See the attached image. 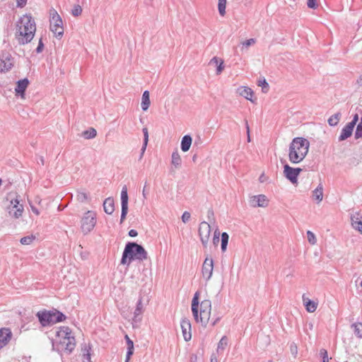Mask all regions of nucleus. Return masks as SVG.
Masks as SVG:
<instances>
[{
    "label": "nucleus",
    "mask_w": 362,
    "mask_h": 362,
    "mask_svg": "<svg viewBox=\"0 0 362 362\" xmlns=\"http://www.w3.org/2000/svg\"><path fill=\"white\" fill-rule=\"evenodd\" d=\"M53 349L57 351L70 354L76 347V339L71 329L66 326L60 327L56 332V338L52 341Z\"/></svg>",
    "instance_id": "obj_1"
},
{
    "label": "nucleus",
    "mask_w": 362,
    "mask_h": 362,
    "mask_svg": "<svg viewBox=\"0 0 362 362\" xmlns=\"http://www.w3.org/2000/svg\"><path fill=\"white\" fill-rule=\"evenodd\" d=\"M36 25L34 18L30 15H25L17 22L16 38L19 45H25L34 37Z\"/></svg>",
    "instance_id": "obj_2"
},
{
    "label": "nucleus",
    "mask_w": 362,
    "mask_h": 362,
    "mask_svg": "<svg viewBox=\"0 0 362 362\" xmlns=\"http://www.w3.org/2000/svg\"><path fill=\"white\" fill-rule=\"evenodd\" d=\"M199 292L197 291L192 300V312L194 320L197 322H201L204 327L210 322L211 311V302L206 299L202 300L200 304L199 302Z\"/></svg>",
    "instance_id": "obj_3"
},
{
    "label": "nucleus",
    "mask_w": 362,
    "mask_h": 362,
    "mask_svg": "<svg viewBox=\"0 0 362 362\" xmlns=\"http://www.w3.org/2000/svg\"><path fill=\"white\" fill-rule=\"evenodd\" d=\"M148 258V253L144 247L135 242H128L122 252L120 264L129 266L134 260L143 262Z\"/></svg>",
    "instance_id": "obj_4"
},
{
    "label": "nucleus",
    "mask_w": 362,
    "mask_h": 362,
    "mask_svg": "<svg viewBox=\"0 0 362 362\" xmlns=\"http://www.w3.org/2000/svg\"><path fill=\"white\" fill-rule=\"evenodd\" d=\"M309 141L303 137H296L289 145L288 158L291 163L301 162L308 153Z\"/></svg>",
    "instance_id": "obj_5"
},
{
    "label": "nucleus",
    "mask_w": 362,
    "mask_h": 362,
    "mask_svg": "<svg viewBox=\"0 0 362 362\" xmlns=\"http://www.w3.org/2000/svg\"><path fill=\"white\" fill-rule=\"evenodd\" d=\"M49 28L54 35L57 38H62L64 35L63 21L57 11L52 8L49 10Z\"/></svg>",
    "instance_id": "obj_6"
},
{
    "label": "nucleus",
    "mask_w": 362,
    "mask_h": 362,
    "mask_svg": "<svg viewBox=\"0 0 362 362\" xmlns=\"http://www.w3.org/2000/svg\"><path fill=\"white\" fill-rule=\"evenodd\" d=\"M81 228L82 232L86 235L90 233L95 226L96 214L93 211H86L81 219Z\"/></svg>",
    "instance_id": "obj_7"
},
{
    "label": "nucleus",
    "mask_w": 362,
    "mask_h": 362,
    "mask_svg": "<svg viewBox=\"0 0 362 362\" xmlns=\"http://www.w3.org/2000/svg\"><path fill=\"white\" fill-rule=\"evenodd\" d=\"M13 66V58L11 53L3 50L0 54V72H8Z\"/></svg>",
    "instance_id": "obj_8"
},
{
    "label": "nucleus",
    "mask_w": 362,
    "mask_h": 362,
    "mask_svg": "<svg viewBox=\"0 0 362 362\" xmlns=\"http://www.w3.org/2000/svg\"><path fill=\"white\" fill-rule=\"evenodd\" d=\"M199 236L204 247H207L211 234V226L206 221L200 223L198 229Z\"/></svg>",
    "instance_id": "obj_9"
},
{
    "label": "nucleus",
    "mask_w": 362,
    "mask_h": 362,
    "mask_svg": "<svg viewBox=\"0 0 362 362\" xmlns=\"http://www.w3.org/2000/svg\"><path fill=\"white\" fill-rule=\"evenodd\" d=\"M302 169L300 168H292L288 164L284 166V175L291 183L296 184L298 182V177Z\"/></svg>",
    "instance_id": "obj_10"
},
{
    "label": "nucleus",
    "mask_w": 362,
    "mask_h": 362,
    "mask_svg": "<svg viewBox=\"0 0 362 362\" xmlns=\"http://www.w3.org/2000/svg\"><path fill=\"white\" fill-rule=\"evenodd\" d=\"M128 190L126 185L123 186L121 191V217L120 223H122L125 220L127 214L128 213Z\"/></svg>",
    "instance_id": "obj_11"
},
{
    "label": "nucleus",
    "mask_w": 362,
    "mask_h": 362,
    "mask_svg": "<svg viewBox=\"0 0 362 362\" xmlns=\"http://www.w3.org/2000/svg\"><path fill=\"white\" fill-rule=\"evenodd\" d=\"M214 271V260L211 257H206L203 262L202 273L206 281L211 279Z\"/></svg>",
    "instance_id": "obj_12"
},
{
    "label": "nucleus",
    "mask_w": 362,
    "mask_h": 362,
    "mask_svg": "<svg viewBox=\"0 0 362 362\" xmlns=\"http://www.w3.org/2000/svg\"><path fill=\"white\" fill-rule=\"evenodd\" d=\"M37 317H38L39 322L43 327L54 324V315L53 310L38 312L37 313Z\"/></svg>",
    "instance_id": "obj_13"
},
{
    "label": "nucleus",
    "mask_w": 362,
    "mask_h": 362,
    "mask_svg": "<svg viewBox=\"0 0 362 362\" xmlns=\"http://www.w3.org/2000/svg\"><path fill=\"white\" fill-rule=\"evenodd\" d=\"M23 212V206L21 204L18 199L11 200V206L8 207V214L11 216L18 218Z\"/></svg>",
    "instance_id": "obj_14"
},
{
    "label": "nucleus",
    "mask_w": 362,
    "mask_h": 362,
    "mask_svg": "<svg viewBox=\"0 0 362 362\" xmlns=\"http://www.w3.org/2000/svg\"><path fill=\"white\" fill-rule=\"evenodd\" d=\"M144 312V306L142 304V298H139L136 303V308L134 312V317L132 318L133 327H137L141 322L142 313Z\"/></svg>",
    "instance_id": "obj_15"
},
{
    "label": "nucleus",
    "mask_w": 362,
    "mask_h": 362,
    "mask_svg": "<svg viewBox=\"0 0 362 362\" xmlns=\"http://www.w3.org/2000/svg\"><path fill=\"white\" fill-rule=\"evenodd\" d=\"M29 83L30 81L27 78L18 81L15 88L16 95L20 96L21 98H25V93Z\"/></svg>",
    "instance_id": "obj_16"
},
{
    "label": "nucleus",
    "mask_w": 362,
    "mask_h": 362,
    "mask_svg": "<svg viewBox=\"0 0 362 362\" xmlns=\"http://www.w3.org/2000/svg\"><path fill=\"white\" fill-rule=\"evenodd\" d=\"M268 199L264 194L254 195L250 198V203L252 207H266Z\"/></svg>",
    "instance_id": "obj_17"
},
{
    "label": "nucleus",
    "mask_w": 362,
    "mask_h": 362,
    "mask_svg": "<svg viewBox=\"0 0 362 362\" xmlns=\"http://www.w3.org/2000/svg\"><path fill=\"white\" fill-rule=\"evenodd\" d=\"M180 327L182 329V336L185 341H189L192 338L191 322L187 318L182 319L180 322Z\"/></svg>",
    "instance_id": "obj_18"
},
{
    "label": "nucleus",
    "mask_w": 362,
    "mask_h": 362,
    "mask_svg": "<svg viewBox=\"0 0 362 362\" xmlns=\"http://www.w3.org/2000/svg\"><path fill=\"white\" fill-rule=\"evenodd\" d=\"M12 338L11 329L3 327L0 329V349L6 346Z\"/></svg>",
    "instance_id": "obj_19"
},
{
    "label": "nucleus",
    "mask_w": 362,
    "mask_h": 362,
    "mask_svg": "<svg viewBox=\"0 0 362 362\" xmlns=\"http://www.w3.org/2000/svg\"><path fill=\"white\" fill-rule=\"evenodd\" d=\"M352 124H346L341 129L339 136V141H342L349 138L353 133L354 127Z\"/></svg>",
    "instance_id": "obj_20"
},
{
    "label": "nucleus",
    "mask_w": 362,
    "mask_h": 362,
    "mask_svg": "<svg viewBox=\"0 0 362 362\" xmlns=\"http://www.w3.org/2000/svg\"><path fill=\"white\" fill-rule=\"evenodd\" d=\"M238 93L240 95L244 97L245 99L253 102L252 99L253 91L250 88L246 86H240L238 88Z\"/></svg>",
    "instance_id": "obj_21"
},
{
    "label": "nucleus",
    "mask_w": 362,
    "mask_h": 362,
    "mask_svg": "<svg viewBox=\"0 0 362 362\" xmlns=\"http://www.w3.org/2000/svg\"><path fill=\"white\" fill-rule=\"evenodd\" d=\"M103 209L106 214H112L115 211V202L112 197H108L103 202Z\"/></svg>",
    "instance_id": "obj_22"
},
{
    "label": "nucleus",
    "mask_w": 362,
    "mask_h": 362,
    "mask_svg": "<svg viewBox=\"0 0 362 362\" xmlns=\"http://www.w3.org/2000/svg\"><path fill=\"white\" fill-rule=\"evenodd\" d=\"M192 138L190 135H185L181 140V150L183 152H187L190 148L192 145Z\"/></svg>",
    "instance_id": "obj_23"
},
{
    "label": "nucleus",
    "mask_w": 362,
    "mask_h": 362,
    "mask_svg": "<svg viewBox=\"0 0 362 362\" xmlns=\"http://www.w3.org/2000/svg\"><path fill=\"white\" fill-rule=\"evenodd\" d=\"M303 300L305 309L308 312L313 313L316 310L317 304L316 303H315L313 300H311L309 298H305V295L303 296Z\"/></svg>",
    "instance_id": "obj_24"
},
{
    "label": "nucleus",
    "mask_w": 362,
    "mask_h": 362,
    "mask_svg": "<svg viewBox=\"0 0 362 362\" xmlns=\"http://www.w3.org/2000/svg\"><path fill=\"white\" fill-rule=\"evenodd\" d=\"M351 221L353 228L362 233V221L358 217V214L352 215Z\"/></svg>",
    "instance_id": "obj_25"
},
{
    "label": "nucleus",
    "mask_w": 362,
    "mask_h": 362,
    "mask_svg": "<svg viewBox=\"0 0 362 362\" xmlns=\"http://www.w3.org/2000/svg\"><path fill=\"white\" fill-rule=\"evenodd\" d=\"M150 98H149V92L148 90H145L143 93L142 98H141V109L143 111H146L150 105Z\"/></svg>",
    "instance_id": "obj_26"
},
{
    "label": "nucleus",
    "mask_w": 362,
    "mask_h": 362,
    "mask_svg": "<svg viewBox=\"0 0 362 362\" xmlns=\"http://www.w3.org/2000/svg\"><path fill=\"white\" fill-rule=\"evenodd\" d=\"M313 195L314 198L317 201V203L322 202L323 198V187L321 184H320L313 192Z\"/></svg>",
    "instance_id": "obj_27"
},
{
    "label": "nucleus",
    "mask_w": 362,
    "mask_h": 362,
    "mask_svg": "<svg viewBox=\"0 0 362 362\" xmlns=\"http://www.w3.org/2000/svg\"><path fill=\"white\" fill-rule=\"evenodd\" d=\"M172 165H173L176 168H180L182 163L181 157L179 153L175 151L172 153Z\"/></svg>",
    "instance_id": "obj_28"
},
{
    "label": "nucleus",
    "mask_w": 362,
    "mask_h": 362,
    "mask_svg": "<svg viewBox=\"0 0 362 362\" xmlns=\"http://www.w3.org/2000/svg\"><path fill=\"white\" fill-rule=\"evenodd\" d=\"M127 345V357H131L134 354V342L127 334L124 336Z\"/></svg>",
    "instance_id": "obj_29"
},
{
    "label": "nucleus",
    "mask_w": 362,
    "mask_h": 362,
    "mask_svg": "<svg viewBox=\"0 0 362 362\" xmlns=\"http://www.w3.org/2000/svg\"><path fill=\"white\" fill-rule=\"evenodd\" d=\"M82 135L86 139H91L96 136L97 132L94 128L90 127L88 129L83 131Z\"/></svg>",
    "instance_id": "obj_30"
},
{
    "label": "nucleus",
    "mask_w": 362,
    "mask_h": 362,
    "mask_svg": "<svg viewBox=\"0 0 362 362\" xmlns=\"http://www.w3.org/2000/svg\"><path fill=\"white\" fill-rule=\"evenodd\" d=\"M341 113L337 112L328 119V124L331 127L337 126L341 118Z\"/></svg>",
    "instance_id": "obj_31"
},
{
    "label": "nucleus",
    "mask_w": 362,
    "mask_h": 362,
    "mask_svg": "<svg viewBox=\"0 0 362 362\" xmlns=\"http://www.w3.org/2000/svg\"><path fill=\"white\" fill-rule=\"evenodd\" d=\"M228 240H229L228 234L226 232L222 233H221V245L222 252H225L226 250L227 245L228 243Z\"/></svg>",
    "instance_id": "obj_32"
},
{
    "label": "nucleus",
    "mask_w": 362,
    "mask_h": 362,
    "mask_svg": "<svg viewBox=\"0 0 362 362\" xmlns=\"http://www.w3.org/2000/svg\"><path fill=\"white\" fill-rule=\"evenodd\" d=\"M354 332L358 338H362V323L358 322L352 325Z\"/></svg>",
    "instance_id": "obj_33"
},
{
    "label": "nucleus",
    "mask_w": 362,
    "mask_h": 362,
    "mask_svg": "<svg viewBox=\"0 0 362 362\" xmlns=\"http://www.w3.org/2000/svg\"><path fill=\"white\" fill-rule=\"evenodd\" d=\"M35 239V236L33 235H28V236H25V237L22 238L20 240V243L22 245H30Z\"/></svg>",
    "instance_id": "obj_34"
},
{
    "label": "nucleus",
    "mask_w": 362,
    "mask_h": 362,
    "mask_svg": "<svg viewBox=\"0 0 362 362\" xmlns=\"http://www.w3.org/2000/svg\"><path fill=\"white\" fill-rule=\"evenodd\" d=\"M226 0H218V8L219 14L223 16L226 13Z\"/></svg>",
    "instance_id": "obj_35"
},
{
    "label": "nucleus",
    "mask_w": 362,
    "mask_h": 362,
    "mask_svg": "<svg viewBox=\"0 0 362 362\" xmlns=\"http://www.w3.org/2000/svg\"><path fill=\"white\" fill-rule=\"evenodd\" d=\"M54 315V323L60 322L64 321L66 319L65 315L58 310H53Z\"/></svg>",
    "instance_id": "obj_36"
},
{
    "label": "nucleus",
    "mask_w": 362,
    "mask_h": 362,
    "mask_svg": "<svg viewBox=\"0 0 362 362\" xmlns=\"http://www.w3.org/2000/svg\"><path fill=\"white\" fill-rule=\"evenodd\" d=\"M257 84L259 86H262V91L264 93H267L269 90V83L267 82L264 78H259L258 80Z\"/></svg>",
    "instance_id": "obj_37"
},
{
    "label": "nucleus",
    "mask_w": 362,
    "mask_h": 362,
    "mask_svg": "<svg viewBox=\"0 0 362 362\" xmlns=\"http://www.w3.org/2000/svg\"><path fill=\"white\" fill-rule=\"evenodd\" d=\"M228 345V338L223 336L218 344L217 351L224 350Z\"/></svg>",
    "instance_id": "obj_38"
},
{
    "label": "nucleus",
    "mask_w": 362,
    "mask_h": 362,
    "mask_svg": "<svg viewBox=\"0 0 362 362\" xmlns=\"http://www.w3.org/2000/svg\"><path fill=\"white\" fill-rule=\"evenodd\" d=\"M354 136L356 139L362 138V118L356 127Z\"/></svg>",
    "instance_id": "obj_39"
},
{
    "label": "nucleus",
    "mask_w": 362,
    "mask_h": 362,
    "mask_svg": "<svg viewBox=\"0 0 362 362\" xmlns=\"http://www.w3.org/2000/svg\"><path fill=\"white\" fill-rule=\"evenodd\" d=\"M76 198L78 202H84L88 199V194L84 192H78Z\"/></svg>",
    "instance_id": "obj_40"
},
{
    "label": "nucleus",
    "mask_w": 362,
    "mask_h": 362,
    "mask_svg": "<svg viewBox=\"0 0 362 362\" xmlns=\"http://www.w3.org/2000/svg\"><path fill=\"white\" fill-rule=\"evenodd\" d=\"M306 234L308 242L312 245H315L316 243V238L315 234L310 230H308Z\"/></svg>",
    "instance_id": "obj_41"
},
{
    "label": "nucleus",
    "mask_w": 362,
    "mask_h": 362,
    "mask_svg": "<svg viewBox=\"0 0 362 362\" xmlns=\"http://www.w3.org/2000/svg\"><path fill=\"white\" fill-rule=\"evenodd\" d=\"M82 13V8L80 5H75L71 10V14L74 16H78Z\"/></svg>",
    "instance_id": "obj_42"
},
{
    "label": "nucleus",
    "mask_w": 362,
    "mask_h": 362,
    "mask_svg": "<svg viewBox=\"0 0 362 362\" xmlns=\"http://www.w3.org/2000/svg\"><path fill=\"white\" fill-rule=\"evenodd\" d=\"M320 356L322 359V362H329L327 351L325 349H321L320 350Z\"/></svg>",
    "instance_id": "obj_43"
},
{
    "label": "nucleus",
    "mask_w": 362,
    "mask_h": 362,
    "mask_svg": "<svg viewBox=\"0 0 362 362\" xmlns=\"http://www.w3.org/2000/svg\"><path fill=\"white\" fill-rule=\"evenodd\" d=\"M83 357L84 358L87 359L88 361H90V347L88 346H85V348L83 349Z\"/></svg>",
    "instance_id": "obj_44"
},
{
    "label": "nucleus",
    "mask_w": 362,
    "mask_h": 362,
    "mask_svg": "<svg viewBox=\"0 0 362 362\" xmlns=\"http://www.w3.org/2000/svg\"><path fill=\"white\" fill-rule=\"evenodd\" d=\"M307 6L310 8L316 9L318 6L317 0H308Z\"/></svg>",
    "instance_id": "obj_45"
},
{
    "label": "nucleus",
    "mask_w": 362,
    "mask_h": 362,
    "mask_svg": "<svg viewBox=\"0 0 362 362\" xmlns=\"http://www.w3.org/2000/svg\"><path fill=\"white\" fill-rule=\"evenodd\" d=\"M191 217L190 213L188 211H185L182 215V221L184 223H187L189 221Z\"/></svg>",
    "instance_id": "obj_46"
},
{
    "label": "nucleus",
    "mask_w": 362,
    "mask_h": 362,
    "mask_svg": "<svg viewBox=\"0 0 362 362\" xmlns=\"http://www.w3.org/2000/svg\"><path fill=\"white\" fill-rule=\"evenodd\" d=\"M223 59H219L218 57H214L210 61H209V65H218L221 61H222Z\"/></svg>",
    "instance_id": "obj_47"
},
{
    "label": "nucleus",
    "mask_w": 362,
    "mask_h": 362,
    "mask_svg": "<svg viewBox=\"0 0 362 362\" xmlns=\"http://www.w3.org/2000/svg\"><path fill=\"white\" fill-rule=\"evenodd\" d=\"M223 63H224L223 60H222L220 62V63L218 65H216V66H217L216 67V74L217 75L220 74L223 71V70L224 69Z\"/></svg>",
    "instance_id": "obj_48"
},
{
    "label": "nucleus",
    "mask_w": 362,
    "mask_h": 362,
    "mask_svg": "<svg viewBox=\"0 0 362 362\" xmlns=\"http://www.w3.org/2000/svg\"><path fill=\"white\" fill-rule=\"evenodd\" d=\"M255 39H253V38H250V39H249V40H247L244 41V42H243V45L244 47H249V46H250V45H253V44H255Z\"/></svg>",
    "instance_id": "obj_49"
},
{
    "label": "nucleus",
    "mask_w": 362,
    "mask_h": 362,
    "mask_svg": "<svg viewBox=\"0 0 362 362\" xmlns=\"http://www.w3.org/2000/svg\"><path fill=\"white\" fill-rule=\"evenodd\" d=\"M290 349H291V351L292 354H293V355H296L297 354V353H298V348H297V345L295 343H292L291 344Z\"/></svg>",
    "instance_id": "obj_50"
},
{
    "label": "nucleus",
    "mask_w": 362,
    "mask_h": 362,
    "mask_svg": "<svg viewBox=\"0 0 362 362\" xmlns=\"http://www.w3.org/2000/svg\"><path fill=\"white\" fill-rule=\"evenodd\" d=\"M44 48V44L42 43V39L40 40L38 45L36 48V52L40 53L42 52V49Z\"/></svg>",
    "instance_id": "obj_51"
},
{
    "label": "nucleus",
    "mask_w": 362,
    "mask_h": 362,
    "mask_svg": "<svg viewBox=\"0 0 362 362\" xmlns=\"http://www.w3.org/2000/svg\"><path fill=\"white\" fill-rule=\"evenodd\" d=\"M142 131H143V133H144V141L146 144H148V129H147V128H144Z\"/></svg>",
    "instance_id": "obj_52"
},
{
    "label": "nucleus",
    "mask_w": 362,
    "mask_h": 362,
    "mask_svg": "<svg viewBox=\"0 0 362 362\" xmlns=\"http://www.w3.org/2000/svg\"><path fill=\"white\" fill-rule=\"evenodd\" d=\"M207 217L209 221H211V220L214 221V213L212 209H209L207 211Z\"/></svg>",
    "instance_id": "obj_53"
},
{
    "label": "nucleus",
    "mask_w": 362,
    "mask_h": 362,
    "mask_svg": "<svg viewBox=\"0 0 362 362\" xmlns=\"http://www.w3.org/2000/svg\"><path fill=\"white\" fill-rule=\"evenodd\" d=\"M358 121V115L357 113H356L353 117L352 121L349 122V124H353L352 126L354 127H355Z\"/></svg>",
    "instance_id": "obj_54"
},
{
    "label": "nucleus",
    "mask_w": 362,
    "mask_h": 362,
    "mask_svg": "<svg viewBox=\"0 0 362 362\" xmlns=\"http://www.w3.org/2000/svg\"><path fill=\"white\" fill-rule=\"evenodd\" d=\"M28 0H16L17 6L23 8L25 6Z\"/></svg>",
    "instance_id": "obj_55"
},
{
    "label": "nucleus",
    "mask_w": 362,
    "mask_h": 362,
    "mask_svg": "<svg viewBox=\"0 0 362 362\" xmlns=\"http://www.w3.org/2000/svg\"><path fill=\"white\" fill-rule=\"evenodd\" d=\"M128 235L132 237V238H134L136 236H137L138 235V233L136 230L134 229H131L129 233H128Z\"/></svg>",
    "instance_id": "obj_56"
},
{
    "label": "nucleus",
    "mask_w": 362,
    "mask_h": 362,
    "mask_svg": "<svg viewBox=\"0 0 362 362\" xmlns=\"http://www.w3.org/2000/svg\"><path fill=\"white\" fill-rule=\"evenodd\" d=\"M220 319H221L220 317H217L215 319L212 318L211 320V325L212 326H215L216 325V323L220 320Z\"/></svg>",
    "instance_id": "obj_57"
},
{
    "label": "nucleus",
    "mask_w": 362,
    "mask_h": 362,
    "mask_svg": "<svg viewBox=\"0 0 362 362\" xmlns=\"http://www.w3.org/2000/svg\"><path fill=\"white\" fill-rule=\"evenodd\" d=\"M219 241H220V238L219 237H213V244L215 245V246H217L219 243Z\"/></svg>",
    "instance_id": "obj_58"
},
{
    "label": "nucleus",
    "mask_w": 362,
    "mask_h": 362,
    "mask_svg": "<svg viewBox=\"0 0 362 362\" xmlns=\"http://www.w3.org/2000/svg\"><path fill=\"white\" fill-rule=\"evenodd\" d=\"M245 125H246V129H247V141H250V134H249V132H250V128H249V125H248V123H247V121L245 120Z\"/></svg>",
    "instance_id": "obj_59"
},
{
    "label": "nucleus",
    "mask_w": 362,
    "mask_h": 362,
    "mask_svg": "<svg viewBox=\"0 0 362 362\" xmlns=\"http://www.w3.org/2000/svg\"><path fill=\"white\" fill-rule=\"evenodd\" d=\"M146 146H147V144H146V143L144 141L143 146H142L141 149V156H144V152H145V151H146Z\"/></svg>",
    "instance_id": "obj_60"
},
{
    "label": "nucleus",
    "mask_w": 362,
    "mask_h": 362,
    "mask_svg": "<svg viewBox=\"0 0 362 362\" xmlns=\"http://www.w3.org/2000/svg\"><path fill=\"white\" fill-rule=\"evenodd\" d=\"M146 185L145 184V185L143 188V190H142V194H143L144 199H146V197H147V192L146 191Z\"/></svg>",
    "instance_id": "obj_61"
},
{
    "label": "nucleus",
    "mask_w": 362,
    "mask_h": 362,
    "mask_svg": "<svg viewBox=\"0 0 362 362\" xmlns=\"http://www.w3.org/2000/svg\"><path fill=\"white\" fill-rule=\"evenodd\" d=\"M211 362H218V359H217L216 356H215V354H212L211 356Z\"/></svg>",
    "instance_id": "obj_62"
},
{
    "label": "nucleus",
    "mask_w": 362,
    "mask_h": 362,
    "mask_svg": "<svg viewBox=\"0 0 362 362\" xmlns=\"http://www.w3.org/2000/svg\"><path fill=\"white\" fill-rule=\"evenodd\" d=\"M357 83L358 86H362V74L357 79Z\"/></svg>",
    "instance_id": "obj_63"
},
{
    "label": "nucleus",
    "mask_w": 362,
    "mask_h": 362,
    "mask_svg": "<svg viewBox=\"0 0 362 362\" xmlns=\"http://www.w3.org/2000/svg\"><path fill=\"white\" fill-rule=\"evenodd\" d=\"M31 208L33 213H35L36 215H39L40 212L35 206H31Z\"/></svg>",
    "instance_id": "obj_64"
}]
</instances>
